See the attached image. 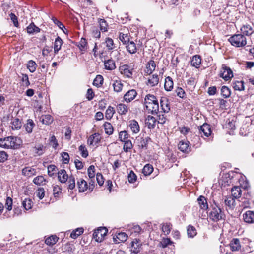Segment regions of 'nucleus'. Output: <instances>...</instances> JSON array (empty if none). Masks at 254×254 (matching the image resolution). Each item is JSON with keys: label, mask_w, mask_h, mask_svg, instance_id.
<instances>
[{"label": "nucleus", "mask_w": 254, "mask_h": 254, "mask_svg": "<svg viewBox=\"0 0 254 254\" xmlns=\"http://www.w3.org/2000/svg\"><path fill=\"white\" fill-rule=\"evenodd\" d=\"M144 105L148 113L152 114H156L159 111V104L156 97L148 94L144 98Z\"/></svg>", "instance_id": "f257e3e1"}, {"label": "nucleus", "mask_w": 254, "mask_h": 254, "mask_svg": "<svg viewBox=\"0 0 254 254\" xmlns=\"http://www.w3.org/2000/svg\"><path fill=\"white\" fill-rule=\"evenodd\" d=\"M228 40L232 45L236 47H243L247 43L246 37L242 34H234Z\"/></svg>", "instance_id": "f03ea898"}, {"label": "nucleus", "mask_w": 254, "mask_h": 254, "mask_svg": "<svg viewBox=\"0 0 254 254\" xmlns=\"http://www.w3.org/2000/svg\"><path fill=\"white\" fill-rule=\"evenodd\" d=\"M224 214L221 208L218 206H213L209 212V217L210 219L214 222H217L224 219Z\"/></svg>", "instance_id": "7ed1b4c3"}, {"label": "nucleus", "mask_w": 254, "mask_h": 254, "mask_svg": "<svg viewBox=\"0 0 254 254\" xmlns=\"http://www.w3.org/2000/svg\"><path fill=\"white\" fill-rule=\"evenodd\" d=\"M107 232V228L100 227L94 232L93 237L96 241L101 242L103 240L104 237L106 235Z\"/></svg>", "instance_id": "20e7f679"}, {"label": "nucleus", "mask_w": 254, "mask_h": 254, "mask_svg": "<svg viewBox=\"0 0 254 254\" xmlns=\"http://www.w3.org/2000/svg\"><path fill=\"white\" fill-rule=\"evenodd\" d=\"M220 76L225 81H228L233 77V72L230 67L223 64L220 70Z\"/></svg>", "instance_id": "39448f33"}, {"label": "nucleus", "mask_w": 254, "mask_h": 254, "mask_svg": "<svg viewBox=\"0 0 254 254\" xmlns=\"http://www.w3.org/2000/svg\"><path fill=\"white\" fill-rule=\"evenodd\" d=\"M5 148H16L19 145L17 142L19 139L16 137L8 136L4 138Z\"/></svg>", "instance_id": "423d86ee"}, {"label": "nucleus", "mask_w": 254, "mask_h": 254, "mask_svg": "<svg viewBox=\"0 0 254 254\" xmlns=\"http://www.w3.org/2000/svg\"><path fill=\"white\" fill-rule=\"evenodd\" d=\"M199 133L202 136V134L206 137H208L211 133L212 131L209 125L204 124L203 125L198 127Z\"/></svg>", "instance_id": "0eeeda50"}, {"label": "nucleus", "mask_w": 254, "mask_h": 254, "mask_svg": "<svg viewBox=\"0 0 254 254\" xmlns=\"http://www.w3.org/2000/svg\"><path fill=\"white\" fill-rule=\"evenodd\" d=\"M178 149L182 152L188 153L190 152V147L188 141L182 140L178 143Z\"/></svg>", "instance_id": "6e6552de"}, {"label": "nucleus", "mask_w": 254, "mask_h": 254, "mask_svg": "<svg viewBox=\"0 0 254 254\" xmlns=\"http://www.w3.org/2000/svg\"><path fill=\"white\" fill-rule=\"evenodd\" d=\"M100 141V134L98 133H95L89 136L87 140V143L89 145H95Z\"/></svg>", "instance_id": "1a4fd4ad"}, {"label": "nucleus", "mask_w": 254, "mask_h": 254, "mask_svg": "<svg viewBox=\"0 0 254 254\" xmlns=\"http://www.w3.org/2000/svg\"><path fill=\"white\" fill-rule=\"evenodd\" d=\"M120 73L127 77H131L132 75V70L128 65L125 64L120 67Z\"/></svg>", "instance_id": "9d476101"}, {"label": "nucleus", "mask_w": 254, "mask_h": 254, "mask_svg": "<svg viewBox=\"0 0 254 254\" xmlns=\"http://www.w3.org/2000/svg\"><path fill=\"white\" fill-rule=\"evenodd\" d=\"M229 245L231 250L233 252L239 251L240 250L241 248L240 240L237 238L233 239L231 241Z\"/></svg>", "instance_id": "9b49d317"}, {"label": "nucleus", "mask_w": 254, "mask_h": 254, "mask_svg": "<svg viewBox=\"0 0 254 254\" xmlns=\"http://www.w3.org/2000/svg\"><path fill=\"white\" fill-rule=\"evenodd\" d=\"M243 219L245 222L248 223H254V212L252 211H247L243 215Z\"/></svg>", "instance_id": "f8f14e48"}, {"label": "nucleus", "mask_w": 254, "mask_h": 254, "mask_svg": "<svg viewBox=\"0 0 254 254\" xmlns=\"http://www.w3.org/2000/svg\"><path fill=\"white\" fill-rule=\"evenodd\" d=\"M137 95V92L134 89H131L127 91L124 95V100L127 102H129L133 100Z\"/></svg>", "instance_id": "ddd939ff"}, {"label": "nucleus", "mask_w": 254, "mask_h": 254, "mask_svg": "<svg viewBox=\"0 0 254 254\" xmlns=\"http://www.w3.org/2000/svg\"><path fill=\"white\" fill-rule=\"evenodd\" d=\"M156 121L155 117L148 115L145 119L146 126L149 129H153L155 128Z\"/></svg>", "instance_id": "4468645a"}, {"label": "nucleus", "mask_w": 254, "mask_h": 254, "mask_svg": "<svg viewBox=\"0 0 254 254\" xmlns=\"http://www.w3.org/2000/svg\"><path fill=\"white\" fill-rule=\"evenodd\" d=\"M129 127L133 133L136 134L140 131L139 124L135 120H132L129 122Z\"/></svg>", "instance_id": "2eb2a0df"}, {"label": "nucleus", "mask_w": 254, "mask_h": 254, "mask_svg": "<svg viewBox=\"0 0 254 254\" xmlns=\"http://www.w3.org/2000/svg\"><path fill=\"white\" fill-rule=\"evenodd\" d=\"M241 34L244 36H250L254 32L252 27L248 24L243 25L240 29Z\"/></svg>", "instance_id": "dca6fc26"}, {"label": "nucleus", "mask_w": 254, "mask_h": 254, "mask_svg": "<svg viewBox=\"0 0 254 254\" xmlns=\"http://www.w3.org/2000/svg\"><path fill=\"white\" fill-rule=\"evenodd\" d=\"M58 178L59 181L62 183H65L69 178L66 171L64 169H61L58 171Z\"/></svg>", "instance_id": "f3484780"}, {"label": "nucleus", "mask_w": 254, "mask_h": 254, "mask_svg": "<svg viewBox=\"0 0 254 254\" xmlns=\"http://www.w3.org/2000/svg\"><path fill=\"white\" fill-rule=\"evenodd\" d=\"M160 106L163 112L168 113L170 111L169 103L166 98H161L160 100Z\"/></svg>", "instance_id": "a211bd4d"}, {"label": "nucleus", "mask_w": 254, "mask_h": 254, "mask_svg": "<svg viewBox=\"0 0 254 254\" xmlns=\"http://www.w3.org/2000/svg\"><path fill=\"white\" fill-rule=\"evenodd\" d=\"M241 195L242 190L240 187L234 186L231 189V197L238 199L241 197Z\"/></svg>", "instance_id": "6ab92c4d"}, {"label": "nucleus", "mask_w": 254, "mask_h": 254, "mask_svg": "<svg viewBox=\"0 0 254 254\" xmlns=\"http://www.w3.org/2000/svg\"><path fill=\"white\" fill-rule=\"evenodd\" d=\"M158 76L156 74H153L152 76L148 78L146 84L148 86H149L150 87H153L157 85L158 84Z\"/></svg>", "instance_id": "aec40b11"}, {"label": "nucleus", "mask_w": 254, "mask_h": 254, "mask_svg": "<svg viewBox=\"0 0 254 254\" xmlns=\"http://www.w3.org/2000/svg\"><path fill=\"white\" fill-rule=\"evenodd\" d=\"M156 68V64L154 61L150 60L149 61L146 67L145 70V72L147 75H150L151 74L153 71H154L155 69Z\"/></svg>", "instance_id": "412c9836"}, {"label": "nucleus", "mask_w": 254, "mask_h": 254, "mask_svg": "<svg viewBox=\"0 0 254 254\" xmlns=\"http://www.w3.org/2000/svg\"><path fill=\"white\" fill-rule=\"evenodd\" d=\"M79 192H84L88 189V184L83 179H80L77 183Z\"/></svg>", "instance_id": "4be33fe9"}, {"label": "nucleus", "mask_w": 254, "mask_h": 254, "mask_svg": "<svg viewBox=\"0 0 254 254\" xmlns=\"http://www.w3.org/2000/svg\"><path fill=\"white\" fill-rule=\"evenodd\" d=\"M127 238V235L126 233L120 232L117 234L116 237H114V241L116 243H119L120 242H125Z\"/></svg>", "instance_id": "5701e85b"}, {"label": "nucleus", "mask_w": 254, "mask_h": 254, "mask_svg": "<svg viewBox=\"0 0 254 254\" xmlns=\"http://www.w3.org/2000/svg\"><path fill=\"white\" fill-rule=\"evenodd\" d=\"M22 173L25 176L30 177L35 175L36 170L35 169L31 168V167H26L22 169Z\"/></svg>", "instance_id": "b1692460"}, {"label": "nucleus", "mask_w": 254, "mask_h": 254, "mask_svg": "<svg viewBox=\"0 0 254 254\" xmlns=\"http://www.w3.org/2000/svg\"><path fill=\"white\" fill-rule=\"evenodd\" d=\"M10 126L12 130H18L21 128L22 123L18 118L13 119L10 123Z\"/></svg>", "instance_id": "393cba45"}, {"label": "nucleus", "mask_w": 254, "mask_h": 254, "mask_svg": "<svg viewBox=\"0 0 254 254\" xmlns=\"http://www.w3.org/2000/svg\"><path fill=\"white\" fill-rule=\"evenodd\" d=\"M197 201L201 209L206 210L208 208L207 200L204 196H200L197 199Z\"/></svg>", "instance_id": "a878e982"}, {"label": "nucleus", "mask_w": 254, "mask_h": 254, "mask_svg": "<svg viewBox=\"0 0 254 254\" xmlns=\"http://www.w3.org/2000/svg\"><path fill=\"white\" fill-rule=\"evenodd\" d=\"M225 204L230 209H233L236 205L235 199L231 196L227 197L225 199Z\"/></svg>", "instance_id": "bb28decb"}, {"label": "nucleus", "mask_w": 254, "mask_h": 254, "mask_svg": "<svg viewBox=\"0 0 254 254\" xmlns=\"http://www.w3.org/2000/svg\"><path fill=\"white\" fill-rule=\"evenodd\" d=\"M126 45V48L127 51L130 54H134L136 52L137 48L136 44L133 41H129Z\"/></svg>", "instance_id": "cd10ccee"}, {"label": "nucleus", "mask_w": 254, "mask_h": 254, "mask_svg": "<svg viewBox=\"0 0 254 254\" xmlns=\"http://www.w3.org/2000/svg\"><path fill=\"white\" fill-rule=\"evenodd\" d=\"M173 88V81L169 76H168L165 78L164 83V88L166 91H171Z\"/></svg>", "instance_id": "c85d7f7f"}, {"label": "nucleus", "mask_w": 254, "mask_h": 254, "mask_svg": "<svg viewBox=\"0 0 254 254\" xmlns=\"http://www.w3.org/2000/svg\"><path fill=\"white\" fill-rule=\"evenodd\" d=\"M117 110L119 114L125 115L128 112V107L126 105L120 103L117 106Z\"/></svg>", "instance_id": "c756f323"}, {"label": "nucleus", "mask_w": 254, "mask_h": 254, "mask_svg": "<svg viewBox=\"0 0 254 254\" xmlns=\"http://www.w3.org/2000/svg\"><path fill=\"white\" fill-rule=\"evenodd\" d=\"M105 68L107 70H112L116 68L115 63L114 60L109 59L104 62Z\"/></svg>", "instance_id": "7c9ffc66"}, {"label": "nucleus", "mask_w": 254, "mask_h": 254, "mask_svg": "<svg viewBox=\"0 0 254 254\" xmlns=\"http://www.w3.org/2000/svg\"><path fill=\"white\" fill-rule=\"evenodd\" d=\"M63 44V41L60 37L56 38L54 42V51L55 54H57L61 48Z\"/></svg>", "instance_id": "2f4dec72"}, {"label": "nucleus", "mask_w": 254, "mask_h": 254, "mask_svg": "<svg viewBox=\"0 0 254 254\" xmlns=\"http://www.w3.org/2000/svg\"><path fill=\"white\" fill-rule=\"evenodd\" d=\"M243 81H235L233 82V87L235 90L243 91L245 89Z\"/></svg>", "instance_id": "473e14b6"}, {"label": "nucleus", "mask_w": 254, "mask_h": 254, "mask_svg": "<svg viewBox=\"0 0 254 254\" xmlns=\"http://www.w3.org/2000/svg\"><path fill=\"white\" fill-rule=\"evenodd\" d=\"M33 205L32 200L29 198H25L22 201V206L26 210L31 209Z\"/></svg>", "instance_id": "72a5a7b5"}, {"label": "nucleus", "mask_w": 254, "mask_h": 254, "mask_svg": "<svg viewBox=\"0 0 254 254\" xmlns=\"http://www.w3.org/2000/svg\"><path fill=\"white\" fill-rule=\"evenodd\" d=\"M27 31L29 34H34L39 32L40 29L32 22L27 27Z\"/></svg>", "instance_id": "f704fd0d"}, {"label": "nucleus", "mask_w": 254, "mask_h": 254, "mask_svg": "<svg viewBox=\"0 0 254 254\" xmlns=\"http://www.w3.org/2000/svg\"><path fill=\"white\" fill-rule=\"evenodd\" d=\"M201 63V59L200 56L198 55H195L192 58V59L191 61V64L196 68H198Z\"/></svg>", "instance_id": "c9c22d12"}, {"label": "nucleus", "mask_w": 254, "mask_h": 254, "mask_svg": "<svg viewBox=\"0 0 254 254\" xmlns=\"http://www.w3.org/2000/svg\"><path fill=\"white\" fill-rule=\"evenodd\" d=\"M35 124L31 119H28L27 123L25 124L24 127L28 133H31Z\"/></svg>", "instance_id": "e433bc0d"}, {"label": "nucleus", "mask_w": 254, "mask_h": 254, "mask_svg": "<svg viewBox=\"0 0 254 254\" xmlns=\"http://www.w3.org/2000/svg\"><path fill=\"white\" fill-rule=\"evenodd\" d=\"M59 238L55 235H52L45 240V243L49 246H52L56 243Z\"/></svg>", "instance_id": "4c0bfd02"}, {"label": "nucleus", "mask_w": 254, "mask_h": 254, "mask_svg": "<svg viewBox=\"0 0 254 254\" xmlns=\"http://www.w3.org/2000/svg\"><path fill=\"white\" fill-rule=\"evenodd\" d=\"M221 95L225 98H228L231 95L230 89L226 86H223L221 89Z\"/></svg>", "instance_id": "58836bf2"}, {"label": "nucleus", "mask_w": 254, "mask_h": 254, "mask_svg": "<svg viewBox=\"0 0 254 254\" xmlns=\"http://www.w3.org/2000/svg\"><path fill=\"white\" fill-rule=\"evenodd\" d=\"M172 244L173 242L169 238H163L159 243L158 246L162 248H165L167 246L172 245Z\"/></svg>", "instance_id": "ea45409f"}, {"label": "nucleus", "mask_w": 254, "mask_h": 254, "mask_svg": "<svg viewBox=\"0 0 254 254\" xmlns=\"http://www.w3.org/2000/svg\"><path fill=\"white\" fill-rule=\"evenodd\" d=\"M83 232L84 229L83 228H78L71 232L70 237L73 239H76L79 236L81 235Z\"/></svg>", "instance_id": "a19ab883"}, {"label": "nucleus", "mask_w": 254, "mask_h": 254, "mask_svg": "<svg viewBox=\"0 0 254 254\" xmlns=\"http://www.w3.org/2000/svg\"><path fill=\"white\" fill-rule=\"evenodd\" d=\"M104 127L105 133L108 135H111L113 132V127L112 125L109 122H105L104 124Z\"/></svg>", "instance_id": "79ce46f5"}, {"label": "nucleus", "mask_w": 254, "mask_h": 254, "mask_svg": "<svg viewBox=\"0 0 254 254\" xmlns=\"http://www.w3.org/2000/svg\"><path fill=\"white\" fill-rule=\"evenodd\" d=\"M153 171V168L150 164H146L144 166L142 170V173L145 176L149 175Z\"/></svg>", "instance_id": "37998d69"}, {"label": "nucleus", "mask_w": 254, "mask_h": 254, "mask_svg": "<svg viewBox=\"0 0 254 254\" xmlns=\"http://www.w3.org/2000/svg\"><path fill=\"white\" fill-rule=\"evenodd\" d=\"M104 79L102 76L98 75L93 81V85L100 87L103 84Z\"/></svg>", "instance_id": "c03bdc74"}, {"label": "nucleus", "mask_w": 254, "mask_h": 254, "mask_svg": "<svg viewBox=\"0 0 254 254\" xmlns=\"http://www.w3.org/2000/svg\"><path fill=\"white\" fill-rule=\"evenodd\" d=\"M187 234L189 237L193 238L196 234V230L194 227L189 225L187 228Z\"/></svg>", "instance_id": "a18cd8bd"}, {"label": "nucleus", "mask_w": 254, "mask_h": 254, "mask_svg": "<svg viewBox=\"0 0 254 254\" xmlns=\"http://www.w3.org/2000/svg\"><path fill=\"white\" fill-rule=\"evenodd\" d=\"M78 47L81 51H85L87 48V42L86 40L84 38H82L78 45Z\"/></svg>", "instance_id": "49530a36"}, {"label": "nucleus", "mask_w": 254, "mask_h": 254, "mask_svg": "<svg viewBox=\"0 0 254 254\" xmlns=\"http://www.w3.org/2000/svg\"><path fill=\"white\" fill-rule=\"evenodd\" d=\"M42 122L45 125H49L53 122V119L50 115H46L42 117Z\"/></svg>", "instance_id": "de8ad7c7"}, {"label": "nucleus", "mask_w": 254, "mask_h": 254, "mask_svg": "<svg viewBox=\"0 0 254 254\" xmlns=\"http://www.w3.org/2000/svg\"><path fill=\"white\" fill-rule=\"evenodd\" d=\"M27 67V68L29 70V71L33 73L35 71L36 69L37 64L33 60H30L28 62Z\"/></svg>", "instance_id": "09e8293b"}, {"label": "nucleus", "mask_w": 254, "mask_h": 254, "mask_svg": "<svg viewBox=\"0 0 254 254\" xmlns=\"http://www.w3.org/2000/svg\"><path fill=\"white\" fill-rule=\"evenodd\" d=\"M100 30L104 32H107L108 30V24L104 19H100L99 20Z\"/></svg>", "instance_id": "8fccbe9b"}, {"label": "nucleus", "mask_w": 254, "mask_h": 254, "mask_svg": "<svg viewBox=\"0 0 254 254\" xmlns=\"http://www.w3.org/2000/svg\"><path fill=\"white\" fill-rule=\"evenodd\" d=\"M172 225L170 223H166L163 224L162 230L165 235H168L172 229Z\"/></svg>", "instance_id": "3c124183"}, {"label": "nucleus", "mask_w": 254, "mask_h": 254, "mask_svg": "<svg viewBox=\"0 0 254 254\" xmlns=\"http://www.w3.org/2000/svg\"><path fill=\"white\" fill-rule=\"evenodd\" d=\"M124 142V145L123 146V149L126 152H128L132 148L133 145L132 144L131 141L130 140H127Z\"/></svg>", "instance_id": "603ef678"}, {"label": "nucleus", "mask_w": 254, "mask_h": 254, "mask_svg": "<svg viewBox=\"0 0 254 254\" xmlns=\"http://www.w3.org/2000/svg\"><path fill=\"white\" fill-rule=\"evenodd\" d=\"M57 167L54 165L48 167V174L50 177L54 176L57 173Z\"/></svg>", "instance_id": "864d4df0"}, {"label": "nucleus", "mask_w": 254, "mask_h": 254, "mask_svg": "<svg viewBox=\"0 0 254 254\" xmlns=\"http://www.w3.org/2000/svg\"><path fill=\"white\" fill-rule=\"evenodd\" d=\"M119 38L122 42L125 45L127 44V43L129 42V36L127 34L120 33Z\"/></svg>", "instance_id": "5fc2aeb1"}, {"label": "nucleus", "mask_w": 254, "mask_h": 254, "mask_svg": "<svg viewBox=\"0 0 254 254\" xmlns=\"http://www.w3.org/2000/svg\"><path fill=\"white\" fill-rule=\"evenodd\" d=\"M106 47L108 50H112L115 48L113 40L111 38H107L105 40Z\"/></svg>", "instance_id": "6e6d98bb"}, {"label": "nucleus", "mask_w": 254, "mask_h": 254, "mask_svg": "<svg viewBox=\"0 0 254 254\" xmlns=\"http://www.w3.org/2000/svg\"><path fill=\"white\" fill-rule=\"evenodd\" d=\"M114 90L116 92H119L121 91L123 88V84L120 81H116L113 84Z\"/></svg>", "instance_id": "4d7b16f0"}, {"label": "nucleus", "mask_w": 254, "mask_h": 254, "mask_svg": "<svg viewBox=\"0 0 254 254\" xmlns=\"http://www.w3.org/2000/svg\"><path fill=\"white\" fill-rule=\"evenodd\" d=\"M88 175L90 179H94L95 175V167L94 165H91L87 170Z\"/></svg>", "instance_id": "13d9d810"}, {"label": "nucleus", "mask_w": 254, "mask_h": 254, "mask_svg": "<svg viewBox=\"0 0 254 254\" xmlns=\"http://www.w3.org/2000/svg\"><path fill=\"white\" fill-rule=\"evenodd\" d=\"M45 182V179L42 176H38L33 180V183L38 185H43Z\"/></svg>", "instance_id": "bf43d9fd"}, {"label": "nucleus", "mask_w": 254, "mask_h": 254, "mask_svg": "<svg viewBox=\"0 0 254 254\" xmlns=\"http://www.w3.org/2000/svg\"><path fill=\"white\" fill-rule=\"evenodd\" d=\"M119 137L120 140L122 142H125L127 140L128 134L126 131H122L119 133Z\"/></svg>", "instance_id": "052dcab7"}, {"label": "nucleus", "mask_w": 254, "mask_h": 254, "mask_svg": "<svg viewBox=\"0 0 254 254\" xmlns=\"http://www.w3.org/2000/svg\"><path fill=\"white\" fill-rule=\"evenodd\" d=\"M79 150L81 152V156L84 158H86L88 156V152L85 145H81L79 147Z\"/></svg>", "instance_id": "680f3d73"}, {"label": "nucleus", "mask_w": 254, "mask_h": 254, "mask_svg": "<svg viewBox=\"0 0 254 254\" xmlns=\"http://www.w3.org/2000/svg\"><path fill=\"white\" fill-rule=\"evenodd\" d=\"M68 188L70 190H73L75 187V180L73 176H70L68 178Z\"/></svg>", "instance_id": "e2e57ef3"}, {"label": "nucleus", "mask_w": 254, "mask_h": 254, "mask_svg": "<svg viewBox=\"0 0 254 254\" xmlns=\"http://www.w3.org/2000/svg\"><path fill=\"white\" fill-rule=\"evenodd\" d=\"M115 113L113 107L109 106L106 111V117L107 119H111Z\"/></svg>", "instance_id": "0e129e2a"}, {"label": "nucleus", "mask_w": 254, "mask_h": 254, "mask_svg": "<svg viewBox=\"0 0 254 254\" xmlns=\"http://www.w3.org/2000/svg\"><path fill=\"white\" fill-rule=\"evenodd\" d=\"M240 201L241 202V206L244 208L250 207V200L242 198Z\"/></svg>", "instance_id": "69168bd1"}, {"label": "nucleus", "mask_w": 254, "mask_h": 254, "mask_svg": "<svg viewBox=\"0 0 254 254\" xmlns=\"http://www.w3.org/2000/svg\"><path fill=\"white\" fill-rule=\"evenodd\" d=\"M137 176L133 171L131 170L128 174V179L130 183H134L136 180Z\"/></svg>", "instance_id": "338daca9"}, {"label": "nucleus", "mask_w": 254, "mask_h": 254, "mask_svg": "<svg viewBox=\"0 0 254 254\" xmlns=\"http://www.w3.org/2000/svg\"><path fill=\"white\" fill-rule=\"evenodd\" d=\"M141 229L139 225H134L132 227L129 229V231H130L131 234L133 233H136L138 234L141 231Z\"/></svg>", "instance_id": "774afa93"}]
</instances>
